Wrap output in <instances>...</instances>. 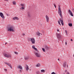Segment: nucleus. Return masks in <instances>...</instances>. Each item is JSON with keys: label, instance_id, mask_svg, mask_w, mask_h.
<instances>
[{"label": "nucleus", "instance_id": "nucleus-1", "mask_svg": "<svg viewBox=\"0 0 74 74\" xmlns=\"http://www.w3.org/2000/svg\"><path fill=\"white\" fill-rule=\"evenodd\" d=\"M7 29L9 32H14V27L12 25H8L7 27Z\"/></svg>", "mask_w": 74, "mask_h": 74}, {"label": "nucleus", "instance_id": "nucleus-2", "mask_svg": "<svg viewBox=\"0 0 74 74\" xmlns=\"http://www.w3.org/2000/svg\"><path fill=\"white\" fill-rule=\"evenodd\" d=\"M58 13L61 18H63V16H62V12L61 10V8H60V5H59L58 7Z\"/></svg>", "mask_w": 74, "mask_h": 74}, {"label": "nucleus", "instance_id": "nucleus-3", "mask_svg": "<svg viewBox=\"0 0 74 74\" xmlns=\"http://www.w3.org/2000/svg\"><path fill=\"white\" fill-rule=\"evenodd\" d=\"M4 56L6 58H9L10 59L12 58V57H11V55L9 54L8 53H5L4 54Z\"/></svg>", "mask_w": 74, "mask_h": 74}, {"label": "nucleus", "instance_id": "nucleus-4", "mask_svg": "<svg viewBox=\"0 0 74 74\" xmlns=\"http://www.w3.org/2000/svg\"><path fill=\"white\" fill-rule=\"evenodd\" d=\"M29 41H31L32 44H35V39L34 38H31L28 39Z\"/></svg>", "mask_w": 74, "mask_h": 74}, {"label": "nucleus", "instance_id": "nucleus-5", "mask_svg": "<svg viewBox=\"0 0 74 74\" xmlns=\"http://www.w3.org/2000/svg\"><path fill=\"white\" fill-rule=\"evenodd\" d=\"M35 54L36 57L37 58H40V57H41V55H40V53H39L38 52L35 51Z\"/></svg>", "mask_w": 74, "mask_h": 74}, {"label": "nucleus", "instance_id": "nucleus-6", "mask_svg": "<svg viewBox=\"0 0 74 74\" xmlns=\"http://www.w3.org/2000/svg\"><path fill=\"white\" fill-rule=\"evenodd\" d=\"M57 38L59 40H61L62 39V36L60 35V33L57 34Z\"/></svg>", "mask_w": 74, "mask_h": 74}, {"label": "nucleus", "instance_id": "nucleus-7", "mask_svg": "<svg viewBox=\"0 0 74 74\" xmlns=\"http://www.w3.org/2000/svg\"><path fill=\"white\" fill-rule=\"evenodd\" d=\"M32 48L34 49L35 51H36V52H38V50L37 49V48H35V46L33 45L32 46Z\"/></svg>", "mask_w": 74, "mask_h": 74}, {"label": "nucleus", "instance_id": "nucleus-8", "mask_svg": "<svg viewBox=\"0 0 74 74\" xmlns=\"http://www.w3.org/2000/svg\"><path fill=\"white\" fill-rule=\"evenodd\" d=\"M60 22L61 23V24L62 26L64 25V23H63V20L62 19V18H60Z\"/></svg>", "mask_w": 74, "mask_h": 74}, {"label": "nucleus", "instance_id": "nucleus-9", "mask_svg": "<svg viewBox=\"0 0 74 74\" xmlns=\"http://www.w3.org/2000/svg\"><path fill=\"white\" fill-rule=\"evenodd\" d=\"M5 64H6L7 65H8V66H9V67H10V68L11 69H12V66H11V64L7 62H5Z\"/></svg>", "mask_w": 74, "mask_h": 74}, {"label": "nucleus", "instance_id": "nucleus-10", "mask_svg": "<svg viewBox=\"0 0 74 74\" xmlns=\"http://www.w3.org/2000/svg\"><path fill=\"white\" fill-rule=\"evenodd\" d=\"M0 15L1 17L3 19H4V14L2 12L0 13Z\"/></svg>", "mask_w": 74, "mask_h": 74}, {"label": "nucleus", "instance_id": "nucleus-11", "mask_svg": "<svg viewBox=\"0 0 74 74\" xmlns=\"http://www.w3.org/2000/svg\"><path fill=\"white\" fill-rule=\"evenodd\" d=\"M46 21H47V22H49V17H48V16L46 15Z\"/></svg>", "mask_w": 74, "mask_h": 74}, {"label": "nucleus", "instance_id": "nucleus-12", "mask_svg": "<svg viewBox=\"0 0 74 74\" xmlns=\"http://www.w3.org/2000/svg\"><path fill=\"white\" fill-rule=\"evenodd\" d=\"M67 65V62H64L63 64L64 67H66V66Z\"/></svg>", "mask_w": 74, "mask_h": 74}, {"label": "nucleus", "instance_id": "nucleus-13", "mask_svg": "<svg viewBox=\"0 0 74 74\" xmlns=\"http://www.w3.org/2000/svg\"><path fill=\"white\" fill-rule=\"evenodd\" d=\"M68 11H69V12L70 15H71V16H73V14L70 11V10H68Z\"/></svg>", "mask_w": 74, "mask_h": 74}, {"label": "nucleus", "instance_id": "nucleus-14", "mask_svg": "<svg viewBox=\"0 0 74 74\" xmlns=\"http://www.w3.org/2000/svg\"><path fill=\"white\" fill-rule=\"evenodd\" d=\"M27 16L29 18H30L31 16V15L30 14V13L29 12H27Z\"/></svg>", "mask_w": 74, "mask_h": 74}, {"label": "nucleus", "instance_id": "nucleus-15", "mask_svg": "<svg viewBox=\"0 0 74 74\" xmlns=\"http://www.w3.org/2000/svg\"><path fill=\"white\" fill-rule=\"evenodd\" d=\"M25 68L26 70L27 71H28V70H29V66L27 65H26L25 67Z\"/></svg>", "mask_w": 74, "mask_h": 74}, {"label": "nucleus", "instance_id": "nucleus-16", "mask_svg": "<svg viewBox=\"0 0 74 74\" xmlns=\"http://www.w3.org/2000/svg\"><path fill=\"white\" fill-rule=\"evenodd\" d=\"M25 60H28L29 59V56H26L25 57Z\"/></svg>", "mask_w": 74, "mask_h": 74}, {"label": "nucleus", "instance_id": "nucleus-17", "mask_svg": "<svg viewBox=\"0 0 74 74\" xmlns=\"http://www.w3.org/2000/svg\"><path fill=\"white\" fill-rule=\"evenodd\" d=\"M13 19L15 20V19H16L17 20H19V18L17 17H15L13 18Z\"/></svg>", "mask_w": 74, "mask_h": 74}, {"label": "nucleus", "instance_id": "nucleus-18", "mask_svg": "<svg viewBox=\"0 0 74 74\" xmlns=\"http://www.w3.org/2000/svg\"><path fill=\"white\" fill-rule=\"evenodd\" d=\"M36 67H40L41 66V64L40 63H38L36 66Z\"/></svg>", "mask_w": 74, "mask_h": 74}, {"label": "nucleus", "instance_id": "nucleus-19", "mask_svg": "<svg viewBox=\"0 0 74 74\" xmlns=\"http://www.w3.org/2000/svg\"><path fill=\"white\" fill-rule=\"evenodd\" d=\"M18 69H23V68L22 66L19 65L18 66Z\"/></svg>", "mask_w": 74, "mask_h": 74}, {"label": "nucleus", "instance_id": "nucleus-20", "mask_svg": "<svg viewBox=\"0 0 74 74\" xmlns=\"http://www.w3.org/2000/svg\"><path fill=\"white\" fill-rule=\"evenodd\" d=\"M37 35H38V36H40V34H41V35H42V34L40 33L39 32H37L36 33Z\"/></svg>", "mask_w": 74, "mask_h": 74}, {"label": "nucleus", "instance_id": "nucleus-21", "mask_svg": "<svg viewBox=\"0 0 74 74\" xmlns=\"http://www.w3.org/2000/svg\"><path fill=\"white\" fill-rule=\"evenodd\" d=\"M45 49H46V50H48V49H49V47L47 46H45Z\"/></svg>", "mask_w": 74, "mask_h": 74}, {"label": "nucleus", "instance_id": "nucleus-22", "mask_svg": "<svg viewBox=\"0 0 74 74\" xmlns=\"http://www.w3.org/2000/svg\"><path fill=\"white\" fill-rule=\"evenodd\" d=\"M68 25L69 26H70L71 27V26H72V23H69Z\"/></svg>", "mask_w": 74, "mask_h": 74}, {"label": "nucleus", "instance_id": "nucleus-23", "mask_svg": "<svg viewBox=\"0 0 74 74\" xmlns=\"http://www.w3.org/2000/svg\"><path fill=\"white\" fill-rule=\"evenodd\" d=\"M41 72V73H44V72H45V70H41L40 71Z\"/></svg>", "mask_w": 74, "mask_h": 74}, {"label": "nucleus", "instance_id": "nucleus-24", "mask_svg": "<svg viewBox=\"0 0 74 74\" xmlns=\"http://www.w3.org/2000/svg\"><path fill=\"white\" fill-rule=\"evenodd\" d=\"M25 9V6L22 7L20 9V10H24Z\"/></svg>", "mask_w": 74, "mask_h": 74}, {"label": "nucleus", "instance_id": "nucleus-25", "mask_svg": "<svg viewBox=\"0 0 74 74\" xmlns=\"http://www.w3.org/2000/svg\"><path fill=\"white\" fill-rule=\"evenodd\" d=\"M12 3L14 5H16V1H13Z\"/></svg>", "mask_w": 74, "mask_h": 74}, {"label": "nucleus", "instance_id": "nucleus-26", "mask_svg": "<svg viewBox=\"0 0 74 74\" xmlns=\"http://www.w3.org/2000/svg\"><path fill=\"white\" fill-rule=\"evenodd\" d=\"M21 5L22 7H25V4L21 3Z\"/></svg>", "mask_w": 74, "mask_h": 74}, {"label": "nucleus", "instance_id": "nucleus-27", "mask_svg": "<svg viewBox=\"0 0 74 74\" xmlns=\"http://www.w3.org/2000/svg\"><path fill=\"white\" fill-rule=\"evenodd\" d=\"M42 49L43 50V52H45V49L44 48H42Z\"/></svg>", "mask_w": 74, "mask_h": 74}, {"label": "nucleus", "instance_id": "nucleus-28", "mask_svg": "<svg viewBox=\"0 0 74 74\" xmlns=\"http://www.w3.org/2000/svg\"><path fill=\"white\" fill-rule=\"evenodd\" d=\"M14 53H15L16 54H18V52H16V51L14 52Z\"/></svg>", "mask_w": 74, "mask_h": 74}, {"label": "nucleus", "instance_id": "nucleus-29", "mask_svg": "<svg viewBox=\"0 0 74 74\" xmlns=\"http://www.w3.org/2000/svg\"><path fill=\"white\" fill-rule=\"evenodd\" d=\"M53 5H54L55 8H56V5H55V4H54Z\"/></svg>", "mask_w": 74, "mask_h": 74}, {"label": "nucleus", "instance_id": "nucleus-30", "mask_svg": "<svg viewBox=\"0 0 74 74\" xmlns=\"http://www.w3.org/2000/svg\"><path fill=\"white\" fill-rule=\"evenodd\" d=\"M51 74H55V73L54 72H53L51 73Z\"/></svg>", "mask_w": 74, "mask_h": 74}, {"label": "nucleus", "instance_id": "nucleus-31", "mask_svg": "<svg viewBox=\"0 0 74 74\" xmlns=\"http://www.w3.org/2000/svg\"><path fill=\"white\" fill-rule=\"evenodd\" d=\"M6 15H7V16H10V14H6Z\"/></svg>", "mask_w": 74, "mask_h": 74}, {"label": "nucleus", "instance_id": "nucleus-32", "mask_svg": "<svg viewBox=\"0 0 74 74\" xmlns=\"http://www.w3.org/2000/svg\"><path fill=\"white\" fill-rule=\"evenodd\" d=\"M65 32L66 33H67V30H65Z\"/></svg>", "mask_w": 74, "mask_h": 74}, {"label": "nucleus", "instance_id": "nucleus-33", "mask_svg": "<svg viewBox=\"0 0 74 74\" xmlns=\"http://www.w3.org/2000/svg\"><path fill=\"white\" fill-rule=\"evenodd\" d=\"M4 70H5V71H7V69H4Z\"/></svg>", "mask_w": 74, "mask_h": 74}, {"label": "nucleus", "instance_id": "nucleus-34", "mask_svg": "<svg viewBox=\"0 0 74 74\" xmlns=\"http://www.w3.org/2000/svg\"><path fill=\"white\" fill-rule=\"evenodd\" d=\"M66 74H70V73H69V72H67L66 73Z\"/></svg>", "mask_w": 74, "mask_h": 74}, {"label": "nucleus", "instance_id": "nucleus-35", "mask_svg": "<svg viewBox=\"0 0 74 74\" xmlns=\"http://www.w3.org/2000/svg\"><path fill=\"white\" fill-rule=\"evenodd\" d=\"M67 70H66L65 71V73H66L67 72Z\"/></svg>", "mask_w": 74, "mask_h": 74}, {"label": "nucleus", "instance_id": "nucleus-36", "mask_svg": "<svg viewBox=\"0 0 74 74\" xmlns=\"http://www.w3.org/2000/svg\"><path fill=\"white\" fill-rule=\"evenodd\" d=\"M4 1H8V0H4Z\"/></svg>", "mask_w": 74, "mask_h": 74}, {"label": "nucleus", "instance_id": "nucleus-37", "mask_svg": "<svg viewBox=\"0 0 74 74\" xmlns=\"http://www.w3.org/2000/svg\"><path fill=\"white\" fill-rule=\"evenodd\" d=\"M72 11H73V12H74V9H72Z\"/></svg>", "mask_w": 74, "mask_h": 74}, {"label": "nucleus", "instance_id": "nucleus-38", "mask_svg": "<svg viewBox=\"0 0 74 74\" xmlns=\"http://www.w3.org/2000/svg\"><path fill=\"white\" fill-rule=\"evenodd\" d=\"M58 23H60V21H58Z\"/></svg>", "mask_w": 74, "mask_h": 74}, {"label": "nucleus", "instance_id": "nucleus-39", "mask_svg": "<svg viewBox=\"0 0 74 74\" xmlns=\"http://www.w3.org/2000/svg\"><path fill=\"white\" fill-rule=\"evenodd\" d=\"M71 41H73V39H71Z\"/></svg>", "mask_w": 74, "mask_h": 74}, {"label": "nucleus", "instance_id": "nucleus-40", "mask_svg": "<svg viewBox=\"0 0 74 74\" xmlns=\"http://www.w3.org/2000/svg\"><path fill=\"white\" fill-rule=\"evenodd\" d=\"M57 31L58 32H59V29H57Z\"/></svg>", "mask_w": 74, "mask_h": 74}, {"label": "nucleus", "instance_id": "nucleus-41", "mask_svg": "<svg viewBox=\"0 0 74 74\" xmlns=\"http://www.w3.org/2000/svg\"><path fill=\"white\" fill-rule=\"evenodd\" d=\"M23 34V36H25V34Z\"/></svg>", "mask_w": 74, "mask_h": 74}, {"label": "nucleus", "instance_id": "nucleus-42", "mask_svg": "<svg viewBox=\"0 0 74 74\" xmlns=\"http://www.w3.org/2000/svg\"><path fill=\"white\" fill-rule=\"evenodd\" d=\"M59 24L60 25V26H61V24H60V23H59Z\"/></svg>", "mask_w": 74, "mask_h": 74}, {"label": "nucleus", "instance_id": "nucleus-43", "mask_svg": "<svg viewBox=\"0 0 74 74\" xmlns=\"http://www.w3.org/2000/svg\"><path fill=\"white\" fill-rule=\"evenodd\" d=\"M65 44L66 45H67V42H65Z\"/></svg>", "mask_w": 74, "mask_h": 74}, {"label": "nucleus", "instance_id": "nucleus-44", "mask_svg": "<svg viewBox=\"0 0 74 74\" xmlns=\"http://www.w3.org/2000/svg\"><path fill=\"white\" fill-rule=\"evenodd\" d=\"M66 35L67 36L68 35V34H67V33H66Z\"/></svg>", "mask_w": 74, "mask_h": 74}, {"label": "nucleus", "instance_id": "nucleus-45", "mask_svg": "<svg viewBox=\"0 0 74 74\" xmlns=\"http://www.w3.org/2000/svg\"><path fill=\"white\" fill-rule=\"evenodd\" d=\"M8 44V43H7V42L5 43V45H6V44Z\"/></svg>", "mask_w": 74, "mask_h": 74}, {"label": "nucleus", "instance_id": "nucleus-46", "mask_svg": "<svg viewBox=\"0 0 74 74\" xmlns=\"http://www.w3.org/2000/svg\"><path fill=\"white\" fill-rule=\"evenodd\" d=\"M67 68H68V67H69L68 66V65H67Z\"/></svg>", "mask_w": 74, "mask_h": 74}, {"label": "nucleus", "instance_id": "nucleus-47", "mask_svg": "<svg viewBox=\"0 0 74 74\" xmlns=\"http://www.w3.org/2000/svg\"><path fill=\"white\" fill-rule=\"evenodd\" d=\"M20 71H21V72L22 71H21V70H20Z\"/></svg>", "mask_w": 74, "mask_h": 74}, {"label": "nucleus", "instance_id": "nucleus-48", "mask_svg": "<svg viewBox=\"0 0 74 74\" xmlns=\"http://www.w3.org/2000/svg\"><path fill=\"white\" fill-rule=\"evenodd\" d=\"M59 60V58H58V60Z\"/></svg>", "mask_w": 74, "mask_h": 74}, {"label": "nucleus", "instance_id": "nucleus-49", "mask_svg": "<svg viewBox=\"0 0 74 74\" xmlns=\"http://www.w3.org/2000/svg\"><path fill=\"white\" fill-rule=\"evenodd\" d=\"M63 29H64V28H63Z\"/></svg>", "mask_w": 74, "mask_h": 74}, {"label": "nucleus", "instance_id": "nucleus-50", "mask_svg": "<svg viewBox=\"0 0 74 74\" xmlns=\"http://www.w3.org/2000/svg\"><path fill=\"white\" fill-rule=\"evenodd\" d=\"M63 74H65V73H63Z\"/></svg>", "mask_w": 74, "mask_h": 74}]
</instances>
